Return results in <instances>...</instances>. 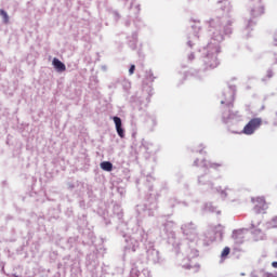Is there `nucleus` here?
Here are the masks:
<instances>
[{
  "label": "nucleus",
  "instance_id": "1",
  "mask_svg": "<svg viewBox=\"0 0 277 277\" xmlns=\"http://www.w3.org/2000/svg\"><path fill=\"white\" fill-rule=\"evenodd\" d=\"M263 124V119L252 118L242 129L243 135H254L255 131L261 129Z\"/></svg>",
  "mask_w": 277,
  "mask_h": 277
},
{
  "label": "nucleus",
  "instance_id": "2",
  "mask_svg": "<svg viewBox=\"0 0 277 277\" xmlns=\"http://www.w3.org/2000/svg\"><path fill=\"white\" fill-rule=\"evenodd\" d=\"M251 202L254 205L255 213H263V211H267V202L265 201V197L252 198Z\"/></svg>",
  "mask_w": 277,
  "mask_h": 277
},
{
  "label": "nucleus",
  "instance_id": "3",
  "mask_svg": "<svg viewBox=\"0 0 277 277\" xmlns=\"http://www.w3.org/2000/svg\"><path fill=\"white\" fill-rule=\"evenodd\" d=\"M113 120L115 122L116 131L119 137H124V129H122V119H120V117H114Z\"/></svg>",
  "mask_w": 277,
  "mask_h": 277
},
{
  "label": "nucleus",
  "instance_id": "4",
  "mask_svg": "<svg viewBox=\"0 0 277 277\" xmlns=\"http://www.w3.org/2000/svg\"><path fill=\"white\" fill-rule=\"evenodd\" d=\"M52 64L57 72H66V65L60 58H53Z\"/></svg>",
  "mask_w": 277,
  "mask_h": 277
},
{
  "label": "nucleus",
  "instance_id": "5",
  "mask_svg": "<svg viewBox=\"0 0 277 277\" xmlns=\"http://www.w3.org/2000/svg\"><path fill=\"white\" fill-rule=\"evenodd\" d=\"M100 166L105 172H111L114 170V164L109 161H103Z\"/></svg>",
  "mask_w": 277,
  "mask_h": 277
},
{
  "label": "nucleus",
  "instance_id": "6",
  "mask_svg": "<svg viewBox=\"0 0 277 277\" xmlns=\"http://www.w3.org/2000/svg\"><path fill=\"white\" fill-rule=\"evenodd\" d=\"M253 12V16H261V14L265 13V9H263L262 6L255 9L252 11Z\"/></svg>",
  "mask_w": 277,
  "mask_h": 277
},
{
  "label": "nucleus",
  "instance_id": "7",
  "mask_svg": "<svg viewBox=\"0 0 277 277\" xmlns=\"http://www.w3.org/2000/svg\"><path fill=\"white\" fill-rule=\"evenodd\" d=\"M228 254H230V248L225 247L221 253V259H226V256H228Z\"/></svg>",
  "mask_w": 277,
  "mask_h": 277
},
{
  "label": "nucleus",
  "instance_id": "8",
  "mask_svg": "<svg viewBox=\"0 0 277 277\" xmlns=\"http://www.w3.org/2000/svg\"><path fill=\"white\" fill-rule=\"evenodd\" d=\"M0 15L3 17L4 23H10V16L4 10H0Z\"/></svg>",
  "mask_w": 277,
  "mask_h": 277
},
{
  "label": "nucleus",
  "instance_id": "9",
  "mask_svg": "<svg viewBox=\"0 0 277 277\" xmlns=\"http://www.w3.org/2000/svg\"><path fill=\"white\" fill-rule=\"evenodd\" d=\"M133 72H135V65H131L129 69V75H133Z\"/></svg>",
  "mask_w": 277,
  "mask_h": 277
},
{
  "label": "nucleus",
  "instance_id": "10",
  "mask_svg": "<svg viewBox=\"0 0 277 277\" xmlns=\"http://www.w3.org/2000/svg\"><path fill=\"white\" fill-rule=\"evenodd\" d=\"M272 267H274L275 269H277V262H273V263H272Z\"/></svg>",
  "mask_w": 277,
  "mask_h": 277
},
{
  "label": "nucleus",
  "instance_id": "11",
  "mask_svg": "<svg viewBox=\"0 0 277 277\" xmlns=\"http://www.w3.org/2000/svg\"><path fill=\"white\" fill-rule=\"evenodd\" d=\"M14 277H18L17 275H14Z\"/></svg>",
  "mask_w": 277,
  "mask_h": 277
}]
</instances>
